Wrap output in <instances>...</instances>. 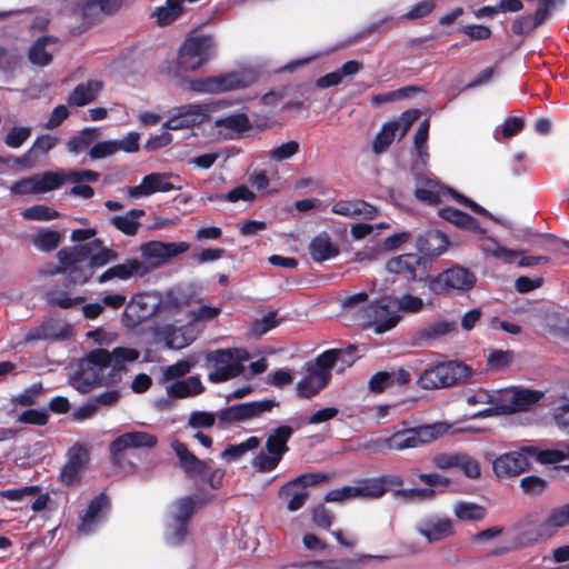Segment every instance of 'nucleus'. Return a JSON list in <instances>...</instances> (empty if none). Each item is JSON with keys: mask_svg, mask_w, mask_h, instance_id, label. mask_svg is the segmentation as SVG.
<instances>
[{"mask_svg": "<svg viewBox=\"0 0 569 569\" xmlns=\"http://www.w3.org/2000/svg\"><path fill=\"white\" fill-rule=\"evenodd\" d=\"M218 128H226L236 133H244L251 130L252 124L246 113H232L227 117L218 118L214 121Z\"/></svg>", "mask_w": 569, "mask_h": 569, "instance_id": "obj_40", "label": "nucleus"}, {"mask_svg": "<svg viewBox=\"0 0 569 569\" xmlns=\"http://www.w3.org/2000/svg\"><path fill=\"white\" fill-rule=\"evenodd\" d=\"M157 436L146 431H129L120 435L109 445L110 461L114 467L122 468L126 452L133 449H152L157 446Z\"/></svg>", "mask_w": 569, "mask_h": 569, "instance_id": "obj_12", "label": "nucleus"}, {"mask_svg": "<svg viewBox=\"0 0 569 569\" xmlns=\"http://www.w3.org/2000/svg\"><path fill=\"white\" fill-rule=\"evenodd\" d=\"M110 509V500L104 492L96 496L89 503L86 513L81 518V530L91 532L97 521L102 517L103 511Z\"/></svg>", "mask_w": 569, "mask_h": 569, "instance_id": "obj_29", "label": "nucleus"}, {"mask_svg": "<svg viewBox=\"0 0 569 569\" xmlns=\"http://www.w3.org/2000/svg\"><path fill=\"white\" fill-rule=\"evenodd\" d=\"M322 389L325 388L319 387V383L307 373L297 383V395L303 399H310L317 396Z\"/></svg>", "mask_w": 569, "mask_h": 569, "instance_id": "obj_62", "label": "nucleus"}, {"mask_svg": "<svg viewBox=\"0 0 569 569\" xmlns=\"http://www.w3.org/2000/svg\"><path fill=\"white\" fill-rule=\"evenodd\" d=\"M46 388L42 382H36L30 387L26 388L22 392L12 396L10 402L13 407H26L31 408L36 406L39 398L44 393Z\"/></svg>", "mask_w": 569, "mask_h": 569, "instance_id": "obj_39", "label": "nucleus"}, {"mask_svg": "<svg viewBox=\"0 0 569 569\" xmlns=\"http://www.w3.org/2000/svg\"><path fill=\"white\" fill-rule=\"evenodd\" d=\"M383 556L360 555L358 559H328L301 562L300 569H357L359 561L368 559H386Z\"/></svg>", "mask_w": 569, "mask_h": 569, "instance_id": "obj_28", "label": "nucleus"}, {"mask_svg": "<svg viewBox=\"0 0 569 569\" xmlns=\"http://www.w3.org/2000/svg\"><path fill=\"white\" fill-rule=\"evenodd\" d=\"M541 393L535 390H518L515 391L510 405L502 407L503 413H511L516 411L527 410L529 406L540 400Z\"/></svg>", "mask_w": 569, "mask_h": 569, "instance_id": "obj_37", "label": "nucleus"}, {"mask_svg": "<svg viewBox=\"0 0 569 569\" xmlns=\"http://www.w3.org/2000/svg\"><path fill=\"white\" fill-rule=\"evenodd\" d=\"M280 461L277 456L261 451L252 459L251 465L257 472L266 473L273 471Z\"/></svg>", "mask_w": 569, "mask_h": 569, "instance_id": "obj_59", "label": "nucleus"}, {"mask_svg": "<svg viewBox=\"0 0 569 569\" xmlns=\"http://www.w3.org/2000/svg\"><path fill=\"white\" fill-rule=\"evenodd\" d=\"M477 278L472 271L461 266L448 268L429 280L430 291L437 296L453 291L465 292L475 287Z\"/></svg>", "mask_w": 569, "mask_h": 569, "instance_id": "obj_11", "label": "nucleus"}, {"mask_svg": "<svg viewBox=\"0 0 569 569\" xmlns=\"http://www.w3.org/2000/svg\"><path fill=\"white\" fill-rule=\"evenodd\" d=\"M254 193L246 186H238L227 193H217L209 197L210 201L237 202L239 200L252 201Z\"/></svg>", "mask_w": 569, "mask_h": 569, "instance_id": "obj_51", "label": "nucleus"}, {"mask_svg": "<svg viewBox=\"0 0 569 569\" xmlns=\"http://www.w3.org/2000/svg\"><path fill=\"white\" fill-rule=\"evenodd\" d=\"M439 216L443 220L452 223L453 226L460 229L472 231L479 234L486 233V230L481 228L478 219L453 207L441 208L439 210Z\"/></svg>", "mask_w": 569, "mask_h": 569, "instance_id": "obj_26", "label": "nucleus"}, {"mask_svg": "<svg viewBox=\"0 0 569 569\" xmlns=\"http://www.w3.org/2000/svg\"><path fill=\"white\" fill-rule=\"evenodd\" d=\"M527 446L519 450L505 452L492 461V470L500 479L516 478L531 468L530 456L527 455Z\"/></svg>", "mask_w": 569, "mask_h": 569, "instance_id": "obj_17", "label": "nucleus"}, {"mask_svg": "<svg viewBox=\"0 0 569 569\" xmlns=\"http://www.w3.org/2000/svg\"><path fill=\"white\" fill-rule=\"evenodd\" d=\"M387 269L408 282L425 281L429 278L428 263L417 253H403L391 258L387 262Z\"/></svg>", "mask_w": 569, "mask_h": 569, "instance_id": "obj_13", "label": "nucleus"}, {"mask_svg": "<svg viewBox=\"0 0 569 569\" xmlns=\"http://www.w3.org/2000/svg\"><path fill=\"white\" fill-rule=\"evenodd\" d=\"M61 234L56 230H42L33 239V244L42 251L50 252L58 248Z\"/></svg>", "mask_w": 569, "mask_h": 569, "instance_id": "obj_52", "label": "nucleus"}, {"mask_svg": "<svg viewBox=\"0 0 569 569\" xmlns=\"http://www.w3.org/2000/svg\"><path fill=\"white\" fill-rule=\"evenodd\" d=\"M150 268L137 258L127 259L123 263L114 264L103 271L96 281L100 284L107 283L111 280H129L134 276L144 277L149 273Z\"/></svg>", "mask_w": 569, "mask_h": 569, "instance_id": "obj_21", "label": "nucleus"}, {"mask_svg": "<svg viewBox=\"0 0 569 569\" xmlns=\"http://www.w3.org/2000/svg\"><path fill=\"white\" fill-rule=\"evenodd\" d=\"M90 460V452L82 443H74L68 449L67 462L62 466L59 480L66 486L80 481L81 473Z\"/></svg>", "mask_w": 569, "mask_h": 569, "instance_id": "obj_18", "label": "nucleus"}, {"mask_svg": "<svg viewBox=\"0 0 569 569\" xmlns=\"http://www.w3.org/2000/svg\"><path fill=\"white\" fill-rule=\"evenodd\" d=\"M300 150V144L296 140H290L287 142H283L279 146L273 147L269 151L270 159L281 162L287 159H290L295 154H297Z\"/></svg>", "mask_w": 569, "mask_h": 569, "instance_id": "obj_56", "label": "nucleus"}, {"mask_svg": "<svg viewBox=\"0 0 569 569\" xmlns=\"http://www.w3.org/2000/svg\"><path fill=\"white\" fill-rule=\"evenodd\" d=\"M189 250V243L187 242H162V241H149L143 243L140 248L141 256L150 262L152 268H159L174 258Z\"/></svg>", "mask_w": 569, "mask_h": 569, "instance_id": "obj_19", "label": "nucleus"}, {"mask_svg": "<svg viewBox=\"0 0 569 569\" xmlns=\"http://www.w3.org/2000/svg\"><path fill=\"white\" fill-rule=\"evenodd\" d=\"M446 192L449 193L452 197V199H455L460 204H463V206L468 207L469 209H471L475 213L487 217V218L491 219L492 221L505 226V223L499 218L495 217L487 209H485L483 207H481L473 200L467 198L466 196L461 194L457 190L451 189V188H446Z\"/></svg>", "mask_w": 569, "mask_h": 569, "instance_id": "obj_50", "label": "nucleus"}, {"mask_svg": "<svg viewBox=\"0 0 569 569\" xmlns=\"http://www.w3.org/2000/svg\"><path fill=\"white\" fill-rule=\"evenodd\" d=\"M418 532L423 536L428 542H437L453 533L452 522L449 518H428L420 522Z\"/></svg>", "mask_w": 569, "mask_h": 569, "instance_id": "obj_23", "label": "nucleus"}, {"mask_svg": "<svg viewBox=\"0 0 569 569\" xmlns=\"http://www.w3.org/2000/svg\"><path fill=\"white\" fill-rule=\"evenodd\" d=\"M432 465L441 470L458 469L469 479L481 475L480 462L467 452H441L432 457Z\"/></svg>", "mask_w": 569, "mask_h": 569, "instance_id": "obj_15", "label": "nucleus"}, {"mask_svg": "<svg viewBox=\"0 0 569 569\" xmlns=\"http://www.w3.org/2000/svg\"><path fill=\"white\" fill-rule=\"evenodd\" d=\"M472 373L470 366L458 360H448L426 368L417 383L425 390L450 388L468 383Z\"/></svg>", "mask_w": 569, "mask_h": 569, "instance_id": "obj_5", "label": "nucleus"}, {"mask_svg": "<svg viewBox=\"0 0 569 569\" xmlns=\"http://www.w3.org/2000/svg\"><path fill=\"white\" fill-rule=\"evenodd\" d=\"M193 365L194 363L189 360H179L176 363L168 366L164 369V371H163L164 379L173 380V379L183 377L191 371Z\"/></svg>", "mask_w": 569, "mask_h": 569, "instance_id": "obj_64", "label": "nucleus"}, {"mask_svg": "<svg viewBox=\"0 0 569 569\" xmlns=\"http://www.w3.org/2000/svg\"><path fill=\"white\" fill-rule=\"evenodd\" d=\"M50 416L46 409L28 408L17 417V422L43 427L49 422Z\"/></svg>", "mask_w": 569, "mask_h": 569, "instance_id": "obj_54", "label": "nucleus"}, {"mask_svg": "<svg viewBox=\"0 0 569 569\" xmlns=\"http://www.w3.org/2000/svg\"><path fill=\"white\" fill-rule=\"evenodd\" d=\"M249 359L246 350L237 348L217 349L206 355V367L210 368L208 380L212 383H221L243 373V361Z\"/></svg>", "mask_w": 569, "mask_h": 569, "instance_id": "obj_6", "label": "nucleus"}, {"mask_svg": "<svg viewBox=\"0 0 569 569\" xmlns=\"http://www.w3.org/2000/svg\"><path fill=\"white\" fill-rule=\"evenodd\" d=\"M292 435L293 429L290 426L283 425L276 428L266 440L267 452L282 460L283 456L289 451L288 441Z\"/></svg>", "mask_w": 569, "mask_h": 569, "instance_id": "obj_30", "label": "nucleus"}, {"mask_svg": "<svg viewBox=\"0 0 569 569\" xmlns=\"http://www.w3.org/2000/svg\"><path fill=\"white\" fill-rule=\"evenodd\" d=\"M117 152V147L114 140H108L102 142H97L89 150V157L92 160L103 159L110 157Z\"/></svg>", "mask_w": 569, "mask_h": 569, "instance_id": "obj_63", "label": "nucleus"}, {"mask_svg": "<svg viewBox=\"0 0 569 569\" xmlns=\"http://www.w3.org/2000/svg\"><path fill=\"white\" fill-rule=\"evenodd\" d=\"M31 132V127H12L3 141L9 148L18 149L30 138Z\"/></svg>", "mask_w": 569, "mask_h": 569, "instance_id": "obj_58", "label": "nucleus"}, {"mask_svg": "<svg viewBox=\"0 0 569 569\" xmlns=\"http://www.w3.org/2000/svg\"><path fill=\"white\" fill-rule=\"evenodd\" d=\"M176 513L172 519L177 521L190 522L197 510V501L192 496L179 498L174 502Z\"/></svg>", "mask_w": 569, "mask_h": 569, "instance_id": "obj_47", "label": "nucleus"}, {"mask_svg": "<svg viewBox=\"0 0 569 569\" xmlns=\"http://www.w3.org/2000/svg\"><path fill=\"white\" fill-rule=\"evenodd\" d=\"M453 512L459 520L479 521L486 516V509L482 506L471 502H458Z\"/></svg>", "mask_w": 569, "mask_h": 569, "instance_id": "obj_44", "label": "nucleus"}, {"mask_svg": "<svg viewBox=\"0 0 569 569\" xmlns=\"http://www.w3.org/2000/svg\"><path fill=\"white\" fill-rule=\"evenodd\" d=\"M101 132L96 127H88L82 129L77 136L72 137L67 142V150L70 153L78 154L87 150L97 139H99Z\"/></svg>", "mask_w": 569, "mask_h": 569, "instance_id": "obj_36", "label": "nucleus"}, {"mask_svg": "<svg viewBox=\"0 0 569 569\" xmlns=\"http://www.w3.org/2000/svg\"><path fill=\"white\" fill-rule=\"evenodd\" d=\"M457 329V323L453 320L439 319L423 328H421L417 336L419 341H435L438 340Z\"/></svg>", "mask_w": 569, "mask_h": 569, "instance_id": "obj_35", "label": "nucleus"}, {"mask_svg": "<svg viewBox=\"0 0 569 569\" xmlns=\"http://www.w3.org/2000/svg\"><path fill=\"white\" fill-rule=\"evenodd\" d=\"M278 402L276 400H260L243 402L221 409L217 419L221 425L244 421L271 411Z\"/></svg>", "mask_w": 569, "mask_h": 569, "instance_id": "obj_16", "label": "nucleus"}, {"mask_svg": "<svg viewBox=\"0 0 569 569\" xmlns=\"http://www.w3.org/2000/svg\"><path fill=\"white\" fill-rule=\"evenodd\" d=\"M331 211L343 217H361L363 219H373L378 210L365 200H339L331 207Z\"/></svg>", "mask_w": 569, "mask_h": 569, "instance_id": "obj_24", "label": "nucleus"}, {"mask_svg": "<svg viewBox=\"0 0 569 569\" xmlns=\"http://www.w3.org/2000/svg\"><path fill=\"white\" fill-rule=\"evenodd\" d=\"M309 252L313 261L323 262L337 257L339 247L332 242L328 232L317 234L309 244Z\"/></svg>", "mask_w": 569, "mask_h": 569, "instance_id": "obj_27", "label": "nucleus"}, {"mask_svg": "<svg viewBox=\"0 0 569 569\" xmlns=\"http://www.w3.org/2000/svg\"><path fill=\"white\" fill-rule=\"evenodd\" d=\"M34 181L36 191H38V193H42L56 190L62 186V183L66 181V176L58 172L47 171L42 174H36Z\"/></svg>", "mask_w": 569, "mask_h": 569, "instance_id": "obj_43", "label": "nucleus"}, {"mask_svg": "<svg viewBox=\"0 0 569 569\" xmlns=\"http://www.w3.org/2000/svg\"><path fill=\"white\" fill-rule=\"evenodd\" d=\"M216 41L210 34H189L178 53V66L194 71L206 64L214 54Z\"/></svg>", "mask_w": 569, "mask_h": 569, "instance_id": "obj_8", "label": "nucleus"}, {"mask_svg": "<svg viewBox=\"0 0 569 569\" xmlns=\"http://www.w3.org/2000/svg\"><path fill=\"white\" fill-rule=\"evenodd\" d=\"M84 300V297L70 298L67 292L58 289H51L47 293L48 303L52 307H59L61 309H70L82 303Z\"/></svg>", "mask_w": 569, "mask_h": 569, "instance_id": "obj_49", "label": "nucleus"}, {"mask_svg": "<svg viewBox=\"0 0 569 569\" xmlns=\"http://www.w3.org/2000/svg\"><path fill=\"white\" fill-rule=\"evenodd\" d=\"M389 485H402V479L387 477L363 479L358 485L359 497L380 498L389 488Z\"/></svg>", "mask_w": 569, "mask_h": 569, "instance_id": "obj_32", "label": "nucleus"}, {"mask_svg": "<svg viewBox=\"0 0 569 569\" xmlns=\"http://www.w3.org/2000/svg\"><path fill=\"white\" fill-rule=\"evenodd\" d=\"M526 451L527 455L530 456V459H535L543 465L557 463L568 457V455L558 449L538 450L536 447L527 446Z\"/></svg>", "mask_w": 569, "mask_h": 569, "instance_id": "obj_46", "label": "nucleus"}, {"mask_svg": "<svg viewBox=\"0 0 569 569\" xmlns=\"http://www.w3.org/2000/svg\"><path fill=\"white\" fill-rule=\"evenodd\" d=\"M188 522L177 521L172 519V523L168 526L166 540L171 546L182 545L188 536Z\"/></svg>", "mask_w": 569, "mask_h": 569, "instance_id": "obj_55", "label": "nucleus"}, {"mask_svg": "<svg viewBox=\"0 0 569 569\" xmlns=\"http://www.w3.org/2000/svg\"><path fill=\"white\" fill-rule=\"evenodd\" d=\"M56 39L51 36H41L39 37L29 48L28 50V59L29 61L38 67H47L52 60V53L47 51V46L49 43H54Z\"/></svg>", "mask_w": 569, "mask_h": 569, "instance_id": "obj_34", "label": "nucleus"}, {"mask_svg": "<svg viewBox=\"0 0 569 569\" xmlns=\"http://www.w3.org/2000/svg\"><path fill=\"white\" fill-rule=\"evenodd\" d=\"M260 446V439L251 436L246 441L237 445H228L221 452L220 457L226 460H237L246 455L249 450L257 449Z\"/></svg>", "mask_w": 569, "mask_h": 569, "instance_id": "obj_41", "label": "nucleus"}, {"mask_svg": "<svg viewBox=\"0 0 569 569\" xmlns=\"http://www.w3.org/2000/svg\"><path fill=\"white\" fill-rule=\"evenodd\" d=\"M82 8L83 17H87L88 11L92 8H99L104 14H113L118 12L122 6V0H84Z\"/></svg>", "mask_w": 569, "mask_h": 569, "instance_id": "obj_57", "label": "nucleus"}, {"mask_svg": "<svg viewBox=\"0 0 569 569\" xmlns=\"http://www.w3.org/2000/svg\"><path fill=\"white\" fill-rule=\"evenodd\" d=\"M102 88V82L98 80L79 83L70 93L68 102L71 106L83 107L94 101Z\"/></svg>", "mask_w": 569, "mask_h": 569, "instance_id": "obj_31", "label": "nucleus"}, {"mask_svg": "<svg viewBox=\"0 0 569 569\" xmlns=\"http://www.w3.org/2000/svg\"><path fill=\"white\" fill-rule=\"evenodd\" d=\"M211 107L202 103H188L173 109L172 116L166 121L164 128L180 130L199 126L209 120Z\"/></svg>", "mask_w": 569, "mask_h": 569, "instance_id": "obj_14", "label": "nucleus"}, {"mask_svg": "<svg viewBox=\"0 0 569 569\" xmlns=\"http://www.w3.org/2000/svg\"><path fill=\"white\" fill-rule=\"evenodd\" d=\"M399 130V123L387 122L382 126L380 132L376 136L372 149L376 153H381L389 148L396 138V132Z\"/></svg>", "mask_w": 569, "mask_h": 569, "instance_id": "obj_42", "label": "nucleus"}, {"mask_svg": "<svg viewBox=\"0 0 569 569\" xmlns=\"http://www.w3.org/2000/svg\"><path fill=\"white\" fill-rule=\"evenodd\" d=\"M569 526V502L552 508L545 520L530 512L517 526L516 542L521 547L533 546L550 539L558 529Z\"/></svg>", "mask_w": 569, "mask_h": 569, "instance_id": "obj_3", "label": "nucleus"}, {"mask_svg": "<svg viewBox=\"0 0 569 569\" xmlns=\"http://www.w3.org/2000/svg\"><path fill=\"white\" fill-rule=\"evenodd\" d=\"M395 385V372L379 371L369 380V389L372 392L380 393Z\"/></svg>", "mask_w": 569, "mask_h": 569, "instance_id": "obj_60", "label": "nucleus"}, {"mask_svg": "<svg viewBox=\"0 0 569 569\" xmlns=\"http://www.w3.org/2000/svg\"><path fill=\"white\" fill-rule=\"evenodd\" d=\"M140 352L133 348L117 347L112 351L98 348L82 359L72 377V386L81 393L90 392L98 386H114L127 371L126 362H133Z\"/></svg>", "mask_w": 569, "mask_h": 569, "instance_id": "obj_1", "label": "nucleus"}, {"mask_svg": "<svg viewBox=\"0 0 569 569\" xmlns=\"http://www.w3.org/2000/svg\"><path fill=\"white\" fill-rule=\"evenodd\" d=\"M59 264L48 271L50 276L67 274L63 286H82L88 283L97 269L103 268L119 259V252L104 246L102 239L63 247L57 252Z\"/></svg>", "mask_w": 569, "mask_h": 569, "instance_id": "obj_2", "label": "nucleus"}, {"mask_svg": "<svg viewBox=\"0 0 569 569\" xmlns=\"http://www.w3.org/2000/svg\"><path fill=\"white\" fill-rule=\"evenodd\" d=\"M356 351L355 346H349L347 349H328L322 353L318 355L312 361L316 367H319L328 375H332V369L338 361L343 365L351 366L355 361L353 353Z\"/></svg>", "mask_w": 569, "mask_h": 569, "instance_id": "obj_25", "label": "nucleus"}, {"mask_svg": "<svg viewBox=\"0 0 569 569\" xmlns=\"http://www.w3.org/2000/svg\"><path fill=\"white\" fill-rule=\"evenodd\" d=\"M26 220L48 221L60 217V213L46 204H36L22 211Z\"/></svg>", "mask_w": 569, "mask_h": 569, "instance_id": "obj_53", "label": "nucleus"}, {"mask_svg": "<svg viewBox=\"0 0 569 569\" xmlns=\"http://www.w3.org/2000/svg\"><path fill=\"white\" fill-rule=\"evenodd\" d=\"M183 0H167L166 6L158 7L153 16L159 26H169L174 22L184 11Z\"/></svg>", "mask_w": 569, "mask_h": 569, "instance_id": "obj_38", "label": "nucleus"}, {"mask_svg": "<svg viewBox=\"0 0 569 569\" xmlns=\"http://www.w3.org/2000/svg\"><path fill=\"white\" fill-rule=\"evenodd\" d=\"M448 246V237L439 230H428L420 234L416 241V248L423 256L422 259L427 263L441 256Z\"/></svg>", "mask_w": 569, "mask_h": 569, "instance_id": "obj_22", "label": "nucleus"}, {"mask_svg": "<svg viewBox=\"0 0 569 569\" xmlns=\"http://www.w3.org/2000/svg\"><path fill=\"white\" fill-rule=\"evenodd\" d=\"M171 448L178 457L179 465L187 477H203L209 473L207 481L212 489H219L222 486L224 470L216 469L210 471V467L207 462L196 457L187 446L178 439L171 442Z\"/></svg>", "mask_w": 569, "mask_h": 569, "instance_id": "obj_10", "label": "nucleus"}, {"mask_svg": "<svg viewBox=\"0 0 569 569\" xmlns=\"http://www.w3.org/2000/svg\"><path fill=\"white\" fill-rule=\"evenodd\" d=\"M171 173L153 172L144 176L138 186L127 187V194L130 198L148 197L156 192H169L180 189L170 182Z\"/></svg>", "mask_w": 569, "mask_h": 569, "instance_id": "obj_20", "label": "nucleus"}, {"mask_svg": "<svg viewBox=\"0 0 569 569\" xmlns=\"http://www.w3.org/2000/svg\"><path fill=\"white\" fill-rule=\"evenodd\" d=\"M328 480V476L326 473H305L300 475L288 483L283 485L279 490V496L290 495L292 488L298 485H302L303 488L308 486H316L318 483L325 482Z\"/></svg>", "mask_w": 569, "mask_h": 569, "instance_id": "obj_45", "label": "nucleus"}, {"mask_svg": "<svg viewBox=\"0 0 569 569\" xmlns=\"http://www.w3.org/2000/svg\"><path fill=\"white\" fill-rule=\"evenodd\" d=\"M144 216L142 209H130L124 214L113 216L110 223L126 236H136L141 227L139 219Z\"/></svg>", "mask_w": 569, "mask_h": 569, "instance_id": "obj_33", "label": "nucleus"}, {"mask_svg": "<svg viewBox=\"0 0 569 569\" xmlns=\"http://www.w3.org/2000/svg\"><path fill=\"white\" fill-rule=\"evenodd\" d=\"M447 428L442 423L421 425L397 430L390 437H379L366 443L365 448L375 453L401 451L430 443L440 438Z\"/></svg>", "mask_w": 569, "mask_h": 569, "instance_id": "obj_4", "label": "nucleus"}, {"mask_svg": "<svg viewBox=\"0 0 569 569\" xmlns=\"http://www.w3.org/2000/svg\"><path fill=\"white\" fill-rule=\"evenodd\" d=\"M217 413L209 411H192L188 419V427L192 429H208L216 422Z\"/></svg>", "mask_w": 569, "mask_h": 569, "instance_id": "obj_61", "label": "nucleus"}, {"mask_svg": "<svg viewBox=\"0 0 569 569\" xmlns=\"http://www.w3.org/2000/svg\"><path fill=\"white\" fill-rule=\"evenodd\" d=\"M390 302L389 297H382L360 308L355 317L361 327L372 328L376 333L389 331L400 320L397 311L391 310Z\"/></svg>", "mask_w": 569, "mask_h": 569, "instance_id": "obj_9", "label": "nucleus"}, {"mask_svg": "<svg viewBox=\"0 0 569 569\" xmlns=\"http://www.w3.org/2000/svg\"><path fill=\"white\" fill-rule=\"evenodd\" d=\"M520 488L526 496H541L548 489V481L539 476H526L520 480Z\"/></svg>", "mask_w": 569, "mask_h": 569, "instance_id": "obj_48", "label": "nucleus"}, {"mask_svg": "<svg viewBox=\"0 0 569 569\" xmlns=\"http://www.w3.org/2000/svg\"><path fill=\"white\" fill-rule=\"evenodd\" d=\"M259 71L253 68H244L227 72L217 77H208L192 80L190 88L196 92L220 93L232 90L246 89L259 80Z\"/></svg>", "mask_w": 569, "mask_h": 569, "instance_id": "obj_7", "label": "nucleus"}]
</instances>
